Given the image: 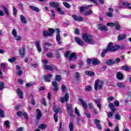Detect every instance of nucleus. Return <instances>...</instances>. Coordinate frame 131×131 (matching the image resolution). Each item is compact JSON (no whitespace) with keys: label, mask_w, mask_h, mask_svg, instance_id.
I'll list each match as a JSON object with an SVG mask.
<instances>
[{"label":"nucleus","mask_w":131,"mask_h":131,"mask_svg":"<svg viewBox=\"0 0 131 131\" xmlns=\"http://www.w3.org/2000/svg\"><path fill=\"white\" fill-rule=\"evenodd\" d=\"M82 37L84 40L85 42H88V43H90L91 45H94L96 41H94V39H93V36L88 34H83Z\"/></svg>","instance_id":"obj_1"},{"label":"nucleus","mask_w":131,"mask_h":131,"mask_svg":"<svg viewBox=\"0 0 131 131\" xmlns=\"http://www.w3.org/2000/svg\"><path fill=\"white\" fill-rule=\"evenodd\" d=\"M119 49H124L123 47H120L119 45H116L113 46V43L111 42L108 43L107 46V48L106 49L107 52H115V51H118Z\"/></svg>","instance_id":"obj_2"},{"label":"nucleus","mask_w":131,"mask_h":131,"mask_svg":"<svg viewBox=\"0 0 131 131\" xmlns=\"http://www.w3.org/2000/svg\"><path fill=\"white\" fill-rule=\"evenodd\" d=\"M103 81L97 80L95 81L94 88L95 91H98V89H102L103 86Z\"/></svg>","instance_id":"obj_3"},{"label":"nucleus","mask_w":131,"mask_h":131,"mask_svg":"<svg viewBox=\"0 0 131 131\" xmlns=\"http://www.w3.org/2000/svg\"><path fill=\"white\" fill-rule=\"evenodd\" d=\"M55 32H56V41L58 42V45H61L62 42L60 41L61 40V35H60V29H56L55 30Z\"/></svg>","instance_id":"obj_4"},{"label":"nucleus","mask_w":131,"mask_h":131,"mask_svg":"<svg viewBox=\"0 0 131 131\" xmlns=\"http://www.w3.org/2000/svg\"><path fill=\"white\" fill-rule=\"evenodd\" d=\"M69 99V93H66L64 97H60L59 102L62 103H65V102L67 103V102H68Z\"/></svg>","instance_id":"obj_5"},{"label":"nucleus","mask_w":131,"mask_h":131,"mask_svg":"<svg viewBox=\"0 0 131 131\" xmlns=\"http://www.w3.org/2000/svg\"><path fill=\"white\" fill-rule=\"evenodd\" d=\"M44 68L46 70H49V71H53V70H57V67L55 65H48L46 64L44 66Z\"/></svg>","instance_id":"obj_6"},{"label":"nucleus","mask_w":131,"mask_h":131,"mask_svg":"<svg viewBox=\"0 0 131 131\" xmlns=\"http://www.w3.org/2000/svg\"><path fill=\"white\" fill-rule=\"evenodd\" d=\"M75 40L76 42H77L78 45L79 46H80L81 47H83L84 46V42L81 40L79 37H75Z\"/></svg>","instance_id":"obj_7"},{"label":"nucleus","mask_w":131,"mask_h":131,"mask_svg":"<svg viewBox=\"0 0 131 131\" xmlns=\"http://www.w3.org/2000/svg\"><path fill=\"white\" fill-rule=\"evenodd\" d=\"M72 17L74 20H75V21H78L79 22L83 21V18L81 16H79L76 15H72Z\"/></svg>","instance_id":"obj_8"},{"label":"nucleus","mask_w":131,"mask_h":131,"mask_svg":"<svg viewBox=\"0 0 131 131\" xmlns=\"http://www.w3.org/2000/svg\"><path fill=\"white\" fill-rule=\"evenodd\" d=\"M97 28L98 29H99V30H101V31H108V28L105 26H103L100 24H98L97 25Z\"/></svg>","instance_id":"obj_9"},{"label":"nucleus","mask_w":131,"mask_h":131,"mask_svg":"<svg viewBox=\"0 0 131 131\" xmlns=\"http://www.w3.org/2000/svg\"><path fill=\"white\" fill-rule=\"evenodd\" d=\"M113 12H114V9H113L112 8H109L108 12L106 13V15L107 17L112 18V17H113Z\"/></svg>","instance_id":"obj_10"},{"label":"nucleus","mask_w":131,"mask_h":131,"mask_svg":"<svg viewBox=\"0 0 131 131\" xmlns=\"http://www.w3.org/2000/svg\"><path fill=\"white\" fill-rule=\"evenodd\" d=\"M52 76H53V75L51 74L44 76V80L47 82H50L52 81Z\"/></svg>","instance_id":"obj_11"},{"label":"nucleus","mask_w":131,"mask_h":131,"mask_svg":"<svg viewBox=\"0 0 131 131\" xmlns=\"http://www.w3.org/2000/svg\"><path fill=\"white\" fill-rule=\"evenodd\" d=\"M19 52L20 58H24V56H25V48L22 47L20 48Z\"/></svg>","instance_id":"obj_12"},{"label":"nucleus","mask_w":131,"mask_h":131,"mask_svg":"<svg viewBox=\"0 0 131 131\" xmlns=\"http://www.w3.org/2000/svg\"><path fill=\"white\" fill-rule=\"evenodd\" d=\"M94 123L96 125L97 127L98 128V129H102V126H101V125L100 123H101V121L97 119H94Z\"/></svg>","instance_id":"obj_13"},{"label":"nucleus","mask_w":131,"mask_h":131,"mask_svg":"<svg viewBox=\"0 0 131 131\" xmlns=\"http://www.w3.org/2000/svg\"><path fill=\"white\" fill-rule=\"evenodd\" d=\"M52 85L54 86L53 91L54 92H58L59 90V87H58V82L56 81L52 82Z\"/></svg>","instance_id":"obj_14"},{"label":"nucleus","mask_w":131,"mask_h":131,"mask_svg":"<svg viewBox=\"0 0 131 131\" xmlns=\"http://www.w3.org/2000/svg\"><path fill=\"white\" fill-rule=\"evenodd\" d=\"M79 101L81 103L83 108H84V109H88V104H86V102L83 100V99L79 98Z\"/></svg>","instance_id":"obj_15"},{"label":"nucleus","mask_w":131,"mask_h":131,"mask_svg":"<svg viewBox=\"0 0 131 131\" xmlns=\"http://www.w3.org/2000/svg\"><path fill=\"white\" fill-rule=\"evenodd\" d=\"M36 119H37V120H39V119H40V118H41V117L42 116V114H41V112H40V110H39V109H37L36 110Z\"/></svg>","instance_id":"obj_16"},{"label":"nucleus","mask_w":131,"mask_h":131,"mask_svg":"<svg viewBox=\"0 0 131 131\" xmlns=\"http://www.w3.org/2000/svg\"><path fill=\"white\" fill-rule=\"evenodd\" d=\"M69 59L70 61H72V60H75L77 59V56H76V54H75V53H73L70 55Z\"/></svg>","instance_id":"obj_17"},{"label":"nucleus","mask_w":131,"mask_h":131,"mask_svg":"<svg viewBox=\"0 0 131 131\" xmlns=\"http://www.w3.org/2000/svg\"><path fill=\"white\" fill-rule=\"evenodd\" d=\"M127 37V35L126 34H121L119 35L118 36V40L120 41H121V40H123V39H125Z\"/></svg>","instance_id":"obj_18"},{"label":"nucleus","mask_w":131,"mask_h":131,"mask_svg":"<svg viewBox=\"0 0 131 131\" xmlns=\"http://www.w3.org/2000/svg\"><path fill=\"white\" fill-rule=\"evenodd\" d=\"M49 5L51 7H52V8H59V7H60L59 3L54 2H51Z\"/></svg>","instance_id":"obj_19"},{"label":"nucleus","mask_w":131,"mask_h":131,"mask_svg":"<svg viewBox=\"0 0 131 131\" xmlns=\"http://www.w3.org/2000/svg\"><path fill=\"white\" fill-rule=\"evenodd\" d=\"M20 19L21 23H23L24 24H27V20L26 19V17L23 15L21 14L20 15Z\"/></svg>","instance_id":"obj_20"},{"label":"nucleus","mask_w":131,"mask_h":131,"mask_svg":"<svg viewBox=\"0 0 131 131\" xmlns=\"http://www.w3.org/2000/svg\"><path fill=\"white\" fill-rule=\"evenodd\" d=\"M105 63L106 65L110 66L111 65H113V64H115V62L113 59H108L105 61Z\"/></svg>","instance_id":"obj_21"},{"label":"nucleus","mask_w":131,"mask_h":131,"mask_svg":"<svg viewBox=\"0 0 131 131\" xmlns=\"http://www.w3.org/2000/svg\"><path fill=\"white\" fill-rule=\"evenodd\" d=\"M115 28L116 30H120L121 29V27L120 26V24L119 21H115Z\"/></svg>","instance_id":"obj_22"},{"label":"nucleus","mask_w":131,"mask_h":131,"mask_svg":"<svg viewBox=\"0 0 131 131\" xmlns=\"http://www.w3.org/2000/svg\"><path fill=\"white\" fill-rule=\"evenodd\" d=\"M117 78L119 80H121V79H123V75L122 73L120 72H117L116 75Z\"/></svg>","instance_id":"obj_23"},{"label":"nucleus","mask_w":131,"mask_h":131,"mask_svg":"<svg viewBox=\"0 0 131 131\" xmlns=\"http://www.w3.org/2000/svg\"><path fill=\"white\" fill-rule=\"evenodd\" d=\"M29 7L30 8V9H31L34 12H39V9L37 7H35L32 6L31 5L29 6Z\"/></svg>","instance_id":"obj_24"},{"label":"nucleus","mask_w":131,"mask_h":131,"mask_svg":"<svg viewBox=\"0 0 131 131\" xmlns=\"http://www.w3.org/2000/svg\"><path fill=\"white\" fill-rule=\"evenodd\" d=\"M67 108L68 109V111L69 113H70V115H71V113L73 112V110L71 108V105L70 104H67Z\"/></svg>","instance_id":"obj_25"},{"label":"nucleus","mask_w":131,"mask_h":131,"mask_svg":"<svg viewBox=\"0 0 131 131\" xmlns=\"http://www.w3.org/2000/svg\"><path fill=\"white\" fill-rule=\"evenodd\" d=\"M17 94L20 98V99H23V92L20 90V89H18L17 90Z\"/></svg>","instance_id":"obj_26"},{"label":"nucleus","mask_w":131,"mask_h":131,"mask_svg":"<svg viewBox=\"0 0 131 131\" xmlns=\"http://www.w3.org/2000/svg\"><path fill=\"white\" fill-rule=\"evenodd\" d=\"M2 8L4 11L5 14L9 16L10 14L9 13V10H8V8H7L5 6L2 5Z\"/></svg>","instance_id":"obj_27"},{"label":"nucleus","mask_w":131,"mask_h":131,"mask_svg":"<svg viewBox=\"0 0 131 131\" xmlns=\"http://www.w3.org/2000/svg\"><path fill=\"white\" fill-rule=\"evenodd\" d=\"M108 106H109L111 110H112V111H113V112H115L116 108H115V106H114V104H113V103L110 102Z\"/></svg>","instance_id":"obj_28"},{"label":"nucleus","mask_w":131,"mask_h":131,"mask_svg":"<svg viewBox=\"0 0 131 131\" xmlns=\"http://www.w3.org/2000/svg\"><path fill=\"white\" fill-rule=\"evenodd\" d=\"M48 127V125L46 124H41L38 126V128L40 129H46Z\"/></svg>","instance_id":"obj_29"},{"label":"nucleus","mask_w":131,"mask_h":131,"mask_svg":"<svg viewBox=\"0 0 131 131\" xmlns=\"http://www.w3.org/2000/svg\"><path fill=\"white\" fill-rule=\"evenodd\" d=\"M86 75H89L90 76H94L95 75V73L92 71H86L85 72Z\"/></svg>","instance_id":"obj_30"},{"label":"nucleus","mask_w":131,"mask_h":131,"mask_svg":"<svg viewBox=\"0 0 131 131\" xmlns=\"http://www.w3.org/2000/svg\"><path fill=\"white\" fill-rule=\"evenodd\" d=\"M92 64L93 65H98V64H100V61L96 58H94L92 59Z\"/></svg>","instance_id":"obj_31"},{"label":"nucleus","mask_w":131,"mask_h":131,"mask_svg":"<svg viewBox=\"0 0 131 131\" xmlns=\"http://www.w3.org/2000/svg\"><path fill=\"white\" fill-rule=\"evenodd\" d=\"M117 86L120 89H123V88H125V84L123 82H119L117 83Z\"/></svg>","instance_id":"obj_32"},{"label":"nucleus","mask_w":131,"mask_h":131,"mask_svg":"<svg viewBox=\"0 0 131 131\" xmlns=\"http://www.w3.org/2000/svg\"><path fill=\"white\" fill-rule=\"evenodd\" d=\"M56 11L59 13L60 15H64L65 14V12L63 11H62V8L60 7H58L56 8Z\"/></svg>","instance_id":"obj_33"},{"label":"nucleus","mask_w":131,"mask_h":131,"mask_svg":"<svg viewBox=\"0 0 131 131\" xmlns=\"http://www.w3.org/2000/svg\"><path fill=\"white\" fill-rule=\"evenodd\" d=\"M49 34H50V36H52L56 32V30H54V29L49 28Z\"/></svg>","instance_id":"obj_34"},{"label":"nucleus","mask_w":131,"mask_h":131,"mask_svg":"<svg viewBox=\"0 0 131 131\" xmlns=\"http://www.w3.org/2000/svg\"><path fill=\"white\" fill-rule=\"evenodd\" d=\"M63 5L64 6L65 8H67V9H70V8H71L70 4L67 2H63Z\"/></svg>","instance_id":"obj_35"},{"label":"nucleus","mask_w":131,"mask_h":131,"mask_svg":"<svg viewBox=\"0 0 131 131\" xmlns=\"http://www.w3.org/2000/svg\"><path fill=\"white\" fill-rule=\"evenodd\" d=\"M75 77L77 81H79V78L80 77V73L76 72L75 75Z\"/></svg>","instance_id":"obj_36"},{"label":"nucleus","mask_w":131,"mask_h":131,"mask_svg":"<svg viewBox=\"0 0 131 131\" xmlns=\"http://www.w3.org/2000/svg\"><path fill=\"white\" fill-rule=\"evenodd\" d=\"M5 83L3 81L0 82V91H3L4 89H5Z\"/></svg>","instance_id":"obj_37"},{"label":"nucleus","mask_w":131,"mask_h":131,"mask_svg":"<svg viewBox=\"0 0 131 131\" xmlns=\"http://www.w3.org/2000/svg\"><path fill=\"white\" fill-rule=\"evenodd\" d=\"M84 10H88V7H86V6L80 7V13H83L84 12Z\"/></svg>","instance_id":"obj_38"},{"label":"nucleus","mask_w":131,"mask_h":131,"mask_svg":"<svg viewBox=\"0 0 131 131\" xmlns=\"http://www.w3.org/2000/svg\"><path fill=\"white\" fill-rule=\"evenodd\" d=\"M43 36H45V37H47V36H51V34L49 33V32L47 31H44L42 32Z\"/></svg>","instance_id":"obj_39"},{"label":"nucleus","mask_w":131,"mask_h":131,"mask_svg":"<svg viewBox=\"0 0 131 131\" xmlns=\"http://www.w3.org/2000/svg\"><path fill=\"white\" fill-rule=\"evenodd\" d=\"M69 127L70 131H73V122L71 121L70 122Z\"/></svg>","instance_id":"obj_40"},{"label":"nucleus","mask_w":131,"mask_h":131,"mask_svg":"<svg viewBox=\"0 0 131 131\" xmlns=\"http://www.w3.org/2000/svg\"><path fill=\"white\" fill-rule=\"evenodd\" d=\"M92 14H93V11L89 10L84 13V16H90V15H92Z\"/></svg>","instance_id":"obj_41"},{"label":"nucleus","mask_w":131,"mask_h":131,"mask_svg":"<svg viewBox=\"0 0 131 131\" xmlns=\"http://www.w3.org/2000/svg\"><path fill=\"white\" fill-rule=\"evenodd\" d=\"M60 108L59 107H55L53 109V111L55 113L57 114L58 113L60 112Z\"/></svg>","instance_id":"obj_42"},{"label":"nucleus","mask_w":131,"mask_h":131,"mask_svg":"<svg viewBox=\"0 0 131 131\" xmlns=\"http://www.w3.org/2000/svg\"><path fill=\"white\" fill-rule=\"evenodd\" d=\"M106 53H108V51L107 49H104L101 53V57H105V55H106Z\"/></svg>","instance_id":"obj_43"},{"label":"nucleus","mask_w":131,"mask_h":131,"mask_svg":"<svg viewBox=\"0 0 131 131\" xmlns=\"http://www.w3.org/2000/svg\"><path fill=\"white\" fill-rule=\"evenodd\" d=\"M107 26H110L111 27H114L115 26V22L114 23H107Z\"/></svg>","instance_id":"obj_44"},{"label":"nucleus","mask_w":131,"mask_h":131,"mask_svg":"<svg viewBox=\"0 0 131 131\" xmlns=\"http://www.w3.org/2000/svg\"><path fill=\"white\" fill-rule=\"evenodd\" d=\"M15 40H21L22 39V38L20 36L16 35L14 36Z\"/></svg>","instance_id":"obj_45"},{"label":"nucleus","mask_w":131,"mask_h":131,"mask_svg":"<svg viewBox=\"0 0 131 131\" xmlns=\"http://www.w3.org/2000/svg\"><path fill=\"white\" fill-rule=\"evenodd\" d=\"M12 34L14 36H16L17 35V31L15 29L12 30Z\"/></svg>","instance_id":"obj_46"},{"label":"nucleus","mask_w":131,"mask_h":131,"mask_svg":"<svg viewBox=\"0 0 131 131\" xmlns=\"http://www.w3.org/2000/svg\"><path fill=\"white\" fill-rule=\"evenodd\" d=\"M13 15H14V16H16L17 15V9H16L15 7H13Z\"/></svg>","instance_id":"obj_47"},{"label":"nucleus","mask_w":131,"mask_h":131,"mask_svg":"<svg viewBox=\"0 0 131 131\" xmlns=\"http://www.w3.org/2000/svg\"><path fill=\"white\" fill-rule=\"evenodd\" d=\"M122 68H123V69L125 70V71H128L129 70H130V69H129V68L126 66H123Z\"/></svg>","instance_id":"obj_48"},{"label":"nucleus","mask_w":131,"mask_h":131,"mask_svg":"<svg viewBox=\"0 0 131 131\" xmlns=\"http://www.w3.org/2000/svg\"><path fill=\"white\" fill-rule=\"evenodd\" d=\"M61 91L63 93H65L66 92V86L64 85H62L61 86Z\"/></svg>","instance_id":"obj_49"},{"label":"nucleus","mask_w":131,"mask_h":131,"mask_svg":"<svg viewBox=\"0 0 131 131\" xmlns=\"http://www.w3.org/2000/svg\"><path fill=\"white\" fill-rule=\"evenodd\" d=\"M0 117L2 118H4L5 117V115H4V111L0 109Z\"/></svg>","instance_id":"obj_50"},{"label":"nucleus","mask_w":131,"mask_h":131,"mask_svg":"<svg viewBox=\"0 0 131 131\" xmlns=\"http://www.w3.org/2000/svg\"><path fill=\"white\" fill-rule=\"evenodd\" d=\"M75 113L78 115V116H80V113H79V112H78V110L77 109V107L75 108Z\"/></svg>","instance_id":"obj_51"},{"label":"nucleus","mask_w":131,"mask_h":131,"mask_svg":"<svg viewBox=\"0 0 131 131\" xmlns=\"http://www.w3.org/2000/svg\"><path fill=\"white\" fill-rule=\"evenodd\" d=\"M69 55H70V51H68L64 54V57L66 58H68L69 57Z\"/></svg>","instance_id":"obj_52"},{"label":"nucleus","mask_w":131,"mask_h":131,"mask_svg":"<svg viewBox=\"0 0 131 131\" xmlns=\"http://www.w3.org/2000/svg\"><path fill=\"white\" fill-rule=\"evenodd\" d=\"M17 115L19 117L22 116V115H23L24 114V112H21V111H19L17 113Z\"/></svg>","instance_id":"obj_53"},{"label":"nucleus","mask_w":131,"mask_h":131,"mask_svg":"<svg viewBox=\"0 0 131 131\" xmlns=\"http://www.w3.org/2000/svg\"><path fill=\"white\" fill-rule=\"evenodd\" d=\"M91 90H92V86L91 85H89L86 88L85 91V92H90V91H91Z\"/></svg>","instance_id":"obj_54"},{"label":"nucleus","mask_w":131,"mask_h":131,"mask_svg":"<svg viewBox=\"0 0 131 131\" xmlns=\"http://www.w3.org/2000/svg\"><path fill=\"white\" fill-rule=\"evenodd\" d=\"M16 60V58L15 57H12V58L9 59L8 61L10 63H13V62H15V60Z\"/></svg>","instance_id":"obj_55"},{"label":"nucleus","mask_w":131,"mask_h":131,"mask_svg":"<svg viewBox=\"0 0 131 131\" xmlns=\"http://www.w3.org/2000/svg\"><path fill=\"white\" fill-rule=\"evenodd\" d=\"M47 57L48 58H52L53 57V53L49 52L46 55Z\"/></svg>","instance_id":"obj_56"},{"label":"nucleus","mask_w":131,"mask_h":131,"mask_svg":"<svg viewBox=\"0 0 131 131\" xmlns=\"http://www.w3.org/2000/svg\"><path fill=\"white\" fill-rule=\"evenodd\" d=\"M55 80H56V81H60V80H61V76L58 75H56Z\"/></svg>","instance_id":"obj_57"},{"label":"nucleus","mask_w":131,"mask_h":131,"mask_svg":"<svg viewBox=\"0 0 131 131\" xmlns=\"http://www.w3.org/2000/svg\"><path fill=\"white\" fill-rule=\"evenodd\" d=\"M122 5H123L124 6H127V7H129L131 4L128 2H123Z\"/></svg>","instance_id":"obj_58"},{"label":"nucleus","mask_w":131,"mask_h":131,"mask_svg":"<svg viewBox=\"0 0 131 131\" xmlns=\"http://www.w3.org/2000/svg\"><path fill=\"white\" fill-rule=\"evenodd\" d=\"M42 104L44 106H47V100H46V99H45V98L42 99Z\"/></svg>","instance_id":"obj_59"},{"label":"nucleus","mask_w":131,"mask_h":131,"mask_svg":"<svg viewBox=\"0 0 131 131\" xmlns=\"http://www.w3.org/2000/svg\"><path fill=\"white\" fill-rule=\"evenodd\" d=\"M112 116H113V112H110V113L107 114V117H108V118H111V117H112Z\"/></svg>","instance_id":"obj_60"},{"label":"nucleus","mask_w":131,"mask_h":131,"mask_svg":"<svg viewBox=\"0 0 131 131\" xmlns=\"http://www.w3.org/2000/svg\"><path fill=\"white\" fill-rule=\"evenodd\" d=\"M20 10H24V5L21 3H20L18 5Z\"/></svg>","instance_id":"obj_61"},{"label":"nucleus","mask_w":131,"mask_h":131,"mask_svg":"<svg viewBox=\"0 0 131 131\" xmlns=\"http://www.w3.org/2000/svg\"><path fill=\"white\" fill-rule=\"evenodd\" d=\"M53 116H54V119L55 121L56 122H58V116H57V115H56V114H54L53 115Z\"/></svg>","instance_id":"obj_62"},{"label":"nucleus","mask_w":131,"mask_h":131,"mask_svg":"<svg viewBox=\"0 0 131 131\" xmlns=\"http://www.w3.org/2000/svg\"><path fill=\"white\" fill-rule=\"evenodd\" d=\"M35 46H36V48H38V47H40V43L39 42V41H36Z\"/></svg>","instance_id":"obj_63"},{"label":"nucleus","mask_w":131,"mask_h":131,"mask_svg":"<svg viewBox=\"0 0 131 131\" xmlns=\"http://www.w3.org/2000/svg\"><path fill=\"white\" fill-rule=\"evenodd\" d=\"M55 57L56 58V59H57L58 60H59V59H60V53H56L55 54Z\"/></svg>","instance_id":"obj_64"}]
</instances>
